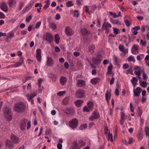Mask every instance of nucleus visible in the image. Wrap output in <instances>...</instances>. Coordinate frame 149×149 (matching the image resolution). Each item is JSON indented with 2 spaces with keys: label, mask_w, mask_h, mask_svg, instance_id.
I'll return each mask as SVG.
<instances>
[{
  "label": "nucleus",
  "mask_w": 149,
  "mask_h": 149,
  "mask_svg": "<svg viewBox=\"0 0 149 149\" xmlns=\"http://www.w3.org/2000/svg\"><path fill=\"white\" fill-rule=\"evenodd\" d=\"M87 128L86 124L81 125L79 127V129L81 130H85Z\"/></svg>",
  "instance_id": "obj_27"
},
{
  "label": "nucleus",
  "mask_w": 149,
  "mask_h": 149,
  "mask_svg": "<svg viewBox=\"0 0 149 149\" xmlns=\"http://www.w3.org/2000/svg\"><path fill=\"white\" fill-rule=\"evenodd\" d=\"M145 134L147 137V136H149V128L146 127L145 128Z\"/></svg>",
  "instance_id": "obj_29"
},
{
  "label": "nucleus",
  "mask_w": 149,
  "mask_h": 149,
  "mask_svg": "<svg viewBox=\"0 0 149 149\" xmlns=\"http://www.w3.org/2000/svg\"><path fill=\"white\" fill-rule=\"evenodd\" d=\"M79 121L76 118H74L70 121V127L74 130L77 127Z\"/></svg>",
  "instance_id": "obj_3"
},
{
  "label": "nucleus",
  "mask_w": 149,
  "mask_h": 149,
  "mask_svg": "<svg viewBox=\"0 0 149 149\" xmlns=\"http://www.w3.org/2000/svg\"><path fill=\"white\" fill-rule=\"evenodd\" d=\"M57 147L58 149H62V144L59 142H58L57 145Z\"/></svg>",
  "instance_id": "obj_55"
},
{
  "label": "nucleus",
  "mask_w": 149,
  "mask_h": 149,
  "mask_svg": "<svg viewBox=\"0 0 149 149\" xmlns=\"http://www.w3.org/2000/svg\"><path fill=\"white\" fill-rule=\"evenodd\" d=\"M130 108L131 111L132 112H133L134 111V108L133 107L132 104V103H130Z\"/></svg>",
  "instance_id": "obj_61"
},
{
  "label": "nucleus",
  "mask_w": 149,
  "mask_h": 149,
  "mask_svg": "<svg viewBox=\"0 0 149 149\" xmlns=\"http://www.w3.org/2000/svg\"><path fill=\"white\" fill-rule=\"evenodd\" d=\"M41 24V22H37L35 28L36 29L38 28L40 25Z\"/></svg>",
  "instance_id": "obj_51"
},
{
  "label": "nucleus",
  "mask_w": 149,
  "mask_h": 149,
  "mask_svg": "<svg viewBox=\"0 0 149 149\" xmlns=\"http://www.w3.org/2000/svg\"><path fill=\"white\" fill-rule=\"evenodd\" d=\"M60 81L62 85H64L67 81L66 78L63 76L61 77L60 79Z\"/></svg>",
  "instance_id": "obj_23"
},
{
  "label": "nucleus",
  "mask_w": 149,
  "mask_h": 149,
  "mask_svg": "<svg viewBox=\"0 0 149 149\" xmlns=\"http://www.w3.org/2000/svg\"><path fill=\"white\" fill-rule=\"evenodd\" d=\"M6 146L11 148L13 146V145L12 142L9 140H7L6 141Z\"/></svg>",
  "instance_id": "obj_22"
},
{
  "label": "nucleus",
  "mask_w": 149,
  "mask_h": 149,
  "mask_svg": "<svg viewBox=\"0 0 149 149\" xmlns=\"http://www.w3.org/2000/svg\"><path fill=\"white\" fill-rule=\"evenodd\" d=\"M31 127V122L30 120H29L27 122V130H29Z\"/></svg>",
  "instance_id": "obj_48"
},
{
  "label": "nucleus",
  "mask_w": 149,
  "mask_h": 149,
  "mask_svg": "<svg viewBox=\"0 0 149 149\" xmlns=\"http://www.w3.org/2000/svg\"><path fill=\"white\" fill-rule=\"evenodd\" d=\"M65 31L66 34L68 36H70L72 35L74 31L72 30L71 28L69 27H66L65 28Z\"/></svg>",
  "instance_id": "obj_10"
},
{
  "label": "nucleus",
  "mask_w": 149,
  "mask_h": 149,
  "mask_svg": "<svg viewBox=\"0 0 149 149\" xmlns=\"http://www.w3.org/2000/svg\"><path fill=\"white\" fill-rule=\"evenodd\" d=\"M50 77L52 78V79L55 80L56 78V76L54 74H52L50 75Z\"/></svg>",
  "instance_id": "obj_52"
},
{
  "label": "nucleus",
  "mask_w": 149,
  "mask_h": 149,
  "mask_svg": "<svg viewBox=\"0 0 149 149\" xmlns=\"http://www.w3.org/2000/svg\"><path fill=\"white\" fill-rule=\"evenodd\" d=\"M100 81V78L96 77L93 78L91 80V83L94 85H95L99 83Z\"/></svg>",
  "instance_id": "obj_21"
},
{
  "label": "nucleus",
  "mask_w": 149,
  "mask_h": 149,
  "mask_svg": "<svg viewBox=\"0 0 149 149\" xmlns=\"http://www.w3.org/2000/svg\"><path fill=\"white\" fill-rule=\"evenodd\" d=\"M140 29V27L139 26H135L132 28L133 30H135L136 31L139 30Z\"/></svg>",
  "instance_id": "obj_53"
},
{
  "label": "nucleus",
  "mask_w": 149,
  "mask_h": 149,
  "mask_svg": "<svg viewBox=\"0 0 149 149\" xmlns=\"http://www.w3.org/2000/svg\"><path fill=\"white\" fill-rule=\"evenodd\" d=\"M128 60L129 61H133V62H135V60L134 57L130 56L128 58Z\"/></svg>",
  "instance_id": "obj_38"
},
{
  "label": "nucleus",
  "mask_w": 149,
  "mask_h": 149,
  "mask_svg": "<svg viewBox=\"0 0 149 149\" xmlns=\"http://www.w3.org/2000/svg\"><path fill=\"white\" fill-rule=\"evenodd\" d=\"M84 146V143L82 140L79 141V143L77 144L76 142L74 143V145L72 147L73 149H79L81 147H82Z\"/></svg>",
  "instance_id": "obj_5"
},
{
  "label": "nucleus",
  "mask_w": 149,
  "mask_h": 149,
  "mask_svg": "<svg viewBox=\"0 0 149 149\" xmlns=\"http://www.w3.org/2000/svg\"><path fill=\"white\" fill-rule=\"evenodd\" d=\"M87 105L90 109H93L94 106L93 102L92 101H89L87 103Z\"/></svg>",
  "instance_id": "obj_33"
},
{
  "label": "nucleus",
  "mask_w": 149,
  "mask_h": 149,
  "mask_svg": "<svg viewBox=\"0 0 149 149\" xmlns=\"http://www.w3.org/2000/svg\"><path fill=\"white\" fill-rule=\"evenodd\" d=\"M43 79L42 78L39 79L38 81V87L40 88L41 87V83H42Z\"/></svg>",
  "instance_id": "obj_39"
},
{
  "label": "nucleus",
  "mask_w": 149,
  "mask_h": 149,
  "mask_svg": "<svg viewBox=\"0 0 149 149\" xmlns=\"http://www.w3.org/2000/svg\"><path fill=\"white\" fill-rule=\"evenodd\" d=\"M27 119L24 118L22 119L20 122L19 126L20 129L22 131H24L25 129Z\"/></svg>",
  "instance_id": "obj_4"
},
{
  "label": "nucleus",
  "mask_w": 149,
  "mask_h": 149,
  "mask_svg": "<svg viewBox=\"0 0 149 149\" xmlns=\"http://www.w3.org/2000/svg\"><path fill=\"white\" fill-rule=\"evenodd\" d=\"M114 80L115 78L114 77H113L111 78V80L110 81V85H112L113 84Z\"/></svg>",
  "instance_id": "obj_58"
},
{
  "label": "nucleus",
  "mask_w": 149,
  "mask_h": 149,
  "mask_svg": "<svg viewBox=\"0 0 149 149\" xmlns=\"http://www.w3.org/2000/svg\"><path fill=\"white\" fill-rule=\"evenodd\" d=\"M32 17L31 15H30L28 17H27L26 19V21L27 22H30L31 20V19Z\"/></svg>",
  "instance_id": "obj_50"
},
{
  "label": "nucleus",
  "mask_w": 149,
  "mask_h": 149,
  "mask_svg": "<svg viewBox=\"0 0 149 149\" xmlns=\"http://www.w3.org/2000/svg\"><path fill=\"white\" fill-rule=\"evenodd\" d=\"M137 137L139 140H141L143 138L142 134L140 133L138 134Z\"/></svg>",
  "instance_id": "obj_46"
},
{
  "label": "nucleus",
  "mask_w": 149,
  "mask_h": 149,
  "mask_svg": "<svg viewBox=\"0 0 149 149\" xmlns=\"http://www.w3.org/2000/svg\"><path fill=\"white\" fill-rule=\"evenodd\" d=\"M67 114H70L71 116L74 113V109L72 108H68L65 110Z\"/></svg>",
  "instance_id": "obj_13"
},
{
  "label": "nucleus",
  "mask_w": 149,
  "mask_h": 149,
  "mask_svg": "<svg viewBox=\"0 0 149 149\" xmlns=\"http://www.w3.org/2000/svg\"><path fill=\"white\" fill-rule=\"evenodd\" d=\"M97 8V7L95 5H93L91 6V10L92 13L94 11V10Z\"/></svg>",
  "instance_id": "obj_59"
},
{
  "label": "nucleus",
  "mask_w": 149,
  "mask_h": 149,
  "mask_svg": "<svg viewBox=\"0 0 149 149\" xmlns=\"http://www.w3.org/2000/svg\"><path fill=\"white\" fill-rule=\"evenodd\" d=\"M119 50L124 53H127L128 52V49L125 50L124 46L123 45H120L118 47Z\"/></svg>",
  "instance_id": "obj_25"
},
{
  "label": "nucleus",
  "mask_w": 149,
  "mask_h": 149,
  "mask_svg": "<svg viewBox=\"0 0 149 149\" xmlns=\"http://www.w3.org/2000/svg\"><path fill=\"white\" fill-rule=\"evenodd\" d=\"M66 5L68 7L72 6L74 5L72 3V1H69L66 2Z\"/></svg>",
  "instance_id": "obj_35"
},
{
  "label": "nucleus",
  "mask_w": 149,
  "mask_h": 149,
  "mask_svg": "<svg viewBox=\"0 0 149 149\" xmlns=\"http://www.w3.org/2000/svg\"><path fill=\"white\" fill-rule=\"evenodd\" d=\"M64 66L65 68L68 69L69 67V64L68 62H66L64 64Z\"/></svg>",
  "instance_id": "obj_63"
},
{
  "label": "nucleus",
  "mask_w": 149,
  "mask_h": 149,
  "mask_svg": "<svg viewBox=\"0 0 149 149\" xmlns=\"http://www.w3.org/2000/svg\"><path fill=\"white\" fill-rule=\"evenodd\" d=\"M15 0H9L8 1V4L10 7H11V5L15 2Z\"/></svg>",
  "instance_id": "obj_44"
},
{
  "label": "nucleus",
  "mask_w": 149,
  "mask_h": 149,
  "mask_svg": "<svg viewBox=\"0 0 149 149\" xmlns=\"http://www.w3.org/2000/svg\"><path fill=\"white\" fill-rule=\"evenodd\" d=\"M100 116L99 113L95 111L94 112L93 115L90 117L89 119L91 121H92L95 119H97L99 118Z\"/></svg>",
  "instance_id": "obj_15"
},
{
  "label": "nucleus",
  "mask_w": 149,
  "mask_h": 149,
  "mask_svg": "<svg viewBox=\"0 0 149 149\" xmlns=\"http://www.w3.org/2000/svg\"><path fill=\"white\" fill-rule=\"evenodd\" d=\"M95 47L94 44H91L88 46L87 49V52L91 53V54H93L95 51Z\"/></svg>",
  "instance_id": "obj_11"
},
{
  "label": "nucleus",
  "mask_w": 149,
  "mask_h": 149,
  "mask_svg": "<svg viewBox=\"0 0 149 149\" xmlns=\"http://www.w3.org/2000/svg\"><path fill=\"white\" fill-rule=\"evenodd\" d=\"M65 93V91H60L57 93L58 95L61 96L63 95Z\"/></svg>",
  "instance_id": "obj_47"
},
{
  "label": "nucleus",
  "mask_w": 149,
  "mask_h": 149,
  "mask_svg": "<svg viewBox=\"0 0 149 149\" xmlns=\"http://www.w3.org/2000/svg\"><path fill=\"white\" fill-rule=\"evenodd\" d=\"M140 84L144 88H146L147 86V83L146 82L143 81L142 82H140Z\"/></svg>",
  "instance_id": "obj_36"
},
{
  "label": "nucleus",
  "mask_w": 149,
  "mask_h": 149,
  "mask_svg": "<svg viewBox=\"0 0 149 149\" xmlns=\"http://www.w3.org/2000/svg\"><path fill=\"white\" fill-rule=\"evenodd\" d=\"M10 139L13 142L15 143H18L19 141V138L15 135H12Z\"/></svg>",
  "instance_id": "obj_17"
},
{
  "label": "nucleus",
  "mask_w": 149,
  "mask_h": 149,
  "mask_svg": "<svg viewBox=\"0 0 149 149\" xmlns=\"http://www.w3.org/2000/svg\"><path fill=\"white\" fill-rule=\"evenodd\" d=\"M141 71L139 70L138 72L135 71L134 72V74L140 76L141 75Z\"/></svg>",
  "instance_id": "obj_62"
},
{
  "label": "nucleus",
  "mask_w": 149,
  "mask_h": 149,
  "mask_svg": "<svg viewBox=\"0 0 149 149\" xmlns=\"http://www.w3.org/2000/svg\"><path fill=\"white\" fill-rule=\"evenodd\" d=\"M109 27L110 28L111 27V25L108 22H107L106 23H104L103 25L102 28H104V27Z\"/></svg>",
  "instance_id": "obj_28"
},
{
  "label": "nucleus",
  "mask_w": 149,
  "mask_h": 149,
  "mask_svg": "<svg viewBox=\"0 0 149 149\" xmlns=\"http://www.w3.org/2000/svg\"><path fill=\"white\" fill-rule=\"evenodd\" d=\"M69 98L68 97H65L63 100V102L64 104H68Z\"/></svg>",
  "instance_id": "obj_37"
},
{
  "label": "nucleus",
  "mask_w": 149,
  "mask_h": 149,
  "mask_svg": "<svg viewBox=\"0 0 149 149\" xmlns=\"http://www.w3.org/2000/svg\"><path fill=\"white\" fill-rule=\"evenodd\" d=\"M83 101L81 100H78L75 102V105L78 107H80L81 104L83 102Z\"/></svg>",
  "instance_id": "obj_26"
},
{
  "label": "nucleus",
  "mask_w": 149,
  "mask_h": 149,
  "mask_svg": "<svg viewBox=\"0 0 149 149\" xmlns=\"http://www.w3.org/2000/svg\"><path fill=\"white\" fill-rule=\"evenodd\" d=\"M25 105L22 102H18L15 104L13 109L18 113H21L24 111Z\"/></svg>",
  "instance_id": "obj_1"
},
{
  "label": "nucleus",
  "mask_w": 149,
  "mask_h": 149,
  "mask_svg": "<svg viewBox=\"0 0 149 149\" xmlns=\"http://www.w3.org/2000/svg\"><path fill=\"white\" fill-rule=\"evenodd\" d=\"M5 17V16L4 14L3 13L0 12V18H4Z\"/></svg>",
  "instance_id": "obj_60"
},
{
  "label": "nucleus",
  "mask_w": 149,
  "mask_h": 149,
  "mask_svg": "<svg viewBox=\"0 0 149 149\" xmlns=\"http://www.w3.org/2000/svg\"><path fill=\"white\" fill-rule=\"evenodd\" d=\"M113 33L116 34V35H117L119 31V29L117 28H114L113 29Z\"/></svg>",
  "instance_id": "obj_45"
},
{
  "label": "nucleus",
  "mask_w": 149,
  "mask_h": 149,
  "mask_svg": "<svg viewBox=\"0 0 149 149\" xmlns=\"http://www.w3.org/2000/svg\"><path fill=\"white\" fill-rule=\"evenodd\" d=\"M36 58L37 61L40 62L41 61V49H38L36 50Z\"/></svg>",
  "instance_id": "obj_14"
},
{
  "label": "nucleus",
  "mask_w": 149,
  "mask_h": 149,
  "mask_svg": "<svg viewBox=\"0 0 149 149\" xmlns=\"http://www.w3.org/2000/svg\"><path fill=\"white\" fill-rule=\"evenodd\" d=\"M101 59V55L100 54L98 55L96 58L93 57L92 58L93 63L96 65H98L100 63Z\"/></svg>",
  "instance_id": "obj_6"
},
{
  "label": "nucleus",
  "mask_w": 149,
  "mask_h": 149,
  "mask_svg": "<svg viewBox=\"0 0 149 149\" xmlns=\"http://www.w3.org/2000/svg\"><path fill=\"white\" fill-rule=\"evenodd\" d=\"M143 78L144 79H146L147 78V75L145 73L143 69Z\"/></svg>",
  "instance_id": "obj_57"
},
{
  "label": "nucleus",
  "mask_w": 149,
  "mask_h": 149,
  "mask_svg": "<svg viewBox=\"0 0 149 149\" xmlns=\"http://www.w3.org/2000/svg\"><path fill=\"white\" fill-rule=\"evenodd\" d=\"M0 8L2 10L6 12L8 11L7 6L4 2L0 4Z\"/></svg>",
  "instance_id": "obj_18"
},
{
  "label": "nucleus",
  "mask_w": 149,
  "mask_h": 149,
  "mask_svg": "<svg viewBox=\"0 0 149 149\" xmlns=\"http://www.w3.org/2000/svg\"><path fill=\"white\" fill-rule=\"evenodd\" d=\"M54 62L51 57H47V65L48 66H52L54 64Z\"/></svg>",
  "instance_id": "obj_16"
},
{
  "label": "nucleus",
  "mask_w": 149,
  "mask_h": 149,
  "mask_svg": "<svg viewBox=\"0 0 149 149\" xmlns=\"http://www.w3.org/2000/svg\"><path fill=\"white\" fill-rule=\"evenodd\" d=\"M140 45L142 46H145L146 43V41H143L142 40H141L140 41Z\"/></svg>",
  "instance_id": "obj_54"
},
{
  "label": "nucleus",
  "mask_w": 149,
  "mask_h": 149,
  "mask_svg": "<svg viewBox=\"0 0 149 149\" xmlns=\"http://www.w3.org/2000/svg\"><path fill=\"white\" fill-rule=\"evenodd\" d=\"M139 48V46L138 45H133L132 47V49H133L134 51H137Z\"/></svg>",
  "instance_id": "obj_42"
},
{
  "label": "nucleus",
  "mask_w": 149,
  "mask_h": 149,
  "mask_svg": "<svg viewBox=\"0 0 149 149\" xmlns=\"http://www.w3.org/2000/svg\"><path fill=\"white\" fill-rule=\"evenodd\" d=\"M22 64V62H17L13 65V67H17L21 65Z\"/></svg>",
  "instance_id": "obj_40"
},
{
  "label": "nucleus",
  "mask_w": 149,
  "mask_h": 149,
  "mask_svg": "<svg viewBox=\"0 0 149 149\" xmlns=\"http://www.w3.org/2000/svg\"><path fill=\"white\" fill-rule=\"evenodd\" d=\"M138 109L137 110V112L139 116L141 118V115L143 111L142 110L140 109V107L138 106Z\"/></svg>",
  "instance_id": "obj_34"
},
{
  "label": "nucleus",
  "mask_w": 149,
  "mask_h": 149,
  "mask_svg": "<svg viewBox=\"0 0 149 149\" xmlns=\"http://www.w3.org/2000/svg\"><path fill=\"white\" fill-rule=\"evenodd\" d=\"M105 96L107 102L108 103H109V100L110 99V97L111 96V93H110L108 92V91H107L105 95Z\"/></svg>",
  "instance_id": "obj_24"
},
{
  "label": "nucleus",
  "mask_w": 149,
  "mask_h": 149,
  "mask_svg": "<svg viewBox=\"0 0 149 149\" xmlns=\"http://www.w3.org/2000/svg\"><path fill=\"white\" fill-rule=\"evenodd\" d=\"M138 81V79L136 77H133L132 78V79L131 80V81L134 85V82H137Z\"/></svg>",
  "instance_id": "obj_43"
},
{
  "label": "nucleus",
  "mask_w": 149,
  "mask_h": 149,
  "mask_svg": "<svg viewBox=\"0 0 149 149\" xmlns=\"http://www.w3.org/2000/svg\"><path fill=\"white\" fill-rule=\"evenodd\" d=\"M5 117L8 121H10L12 117L11 113V109L8 107H5L3 110Z\"/></svg>",
  "instance_id": "obj_2"
},
{
  "label": "nucleus",
  "mask_w": 149,
  "mask_h": 149,
  "mask_svg": "<svg viewBox=\"0 0 149 149\" xmlns=\"http://www.w3.org/2000/svg\"><path fill=\"white\" fill-rule=\"evenodd\" d=\"M44 39L49 42L51 43L52 41L53 36L50 33H47L45 36L44 37Z\"/></svg>",
  "instance_id": "obj_9"
},
{
  "label": "nucleus",
  "mask_w": 149,
  "mask_h": 149,
  "mask_svg": "<svg viewBox=\"0 0 149 149\" xmlns=\"http://www.w3.org/2000/svg\"><path fill=\"white\" fill-rule=\"evenodd\" d=\"M121 117L120 119V122L121 125H123L124 124V122L125 120V115L124 113L123 112H121Z\"/></svg>",
  "instance_id": "obj_20"
},
{
  "label": "nucleus",
  "mask_w": 149,
  "mask_h": 149,
  "mask_svg": "<svg viewBox=\"0 0 149 149\" xmlns=\"http://www.w3.org/2000/svg\"><path fill=\"white\" fill-rule=\"evenodd\" d=\"M141 91V88L139 87H137L135 90H133L134 96V97H139Z\"/></svg>",
  "instance_id": "obj_12"
},
{
  "label": "nucleus",
  "mask_w": 149,
  "mask_h": 149,
  "mask_svg": "<svg viewBox=\"0 0 149 149\" xmlns=\"http://www.w3.org/2000/svg\"><path fill=\"white\" fill-rule=\"evenodd\" d=\"M81 32L83 36H86L89 35L90 32L86 28H82L81 29Z\"/></svg>",
  "instance_id": "obj_19"
},
{
  "label": "nucleus",
  "mask_w": 149,
  "mask_h": 149,
  "mask_svg": "<svg viewBox=\"0 0 149 149\" xmlns=\"http://www.w3.org/2000/svg\"><path fill=\"white\" fill-rule=\"evenodd\" d=\"M75 94L77 98H82L84 97L85 91L83 90H79L77 91Z\"/></svg>",
  "instance_id": "obj_8"
},
{
  "label": "nucleus",
  "mask_w": 149,
  "mask_h": 149,
  "mask_svg": "<svg viewBox=\"0 0 149 149\" xmlns=\"http://www.w3.org/2000/svg\"><path fill=\"white\" fill-rule=\"evenodd\" d=\"M74 16L77 17H78L79 16V14L78 11L77 10H75L74 11Z\"/></svg>",
  "instance_id": "obj_41"
},
{
  "label": "nucleus",
  "mask_w": 149,
  "mask_h": 149,
  "mask_svg": "<svg viewBox=\"0 0 149 149\" xmlns=\"http://www.w3.org/2000/svg\"><path fill=\"white\" fill-rule=\"evenodd\" d=\"M8 38L11 39L15 36L14 33L12 32H10L7 35Z\"/></svg>",
  "instance_id": "obj_31"
},
{
  "label": "nucleus",
  "mask_w": 149,
  "mask_h": 149,
  "mask_svg": "<svg viewBox=\"0 0 149 149\" xmlns=\"http://www.w3.org/2000/svg\"><path fill=\"white\" fill-rule=\"evenodd\" d=\"M24 6V4L21 1L19 3V10H21Z\"/></svg>",
  "instance_id": "obj_49"
},
{
  "label": "nucleus",
  "mask_w": 149,
  "mask_h": 149,
  "mask_svg": "<svg viewBox=\"0 0 149 149\" xmlns=\"http://www.w3.org/2000/svg\"><path fill=\"white\" fill-rule=\"evenodd\" d=\"M104 131L105 133L106 134H109V133H110L109 130H108L107 127H104Z\"/></svg>",
  "instance_id": "obj_56"
},
{
  "label": "nucleus",
  "mask_w": 149,
  "mask_h": 149,
  "mask_svg": "<svg viewBox=\"0 0 149 149\" xmlns=\"http://www.w3.org/2000/svg\"><path fill=\"white\" fill-rule=\"evenodd\" d=\"M55 42L57 43L58 44L59 42V40H60V37H59V35L56 34L55 35Z\"/></svg>",
  "instance_id": "obj_30"
},
{
  "label": "nucleus",
  "mask_w": 149,
  "mask_h": 149,
  "mask_svg": "<svg viewBox=\"0 0 149 149\" xmlns=\"http://www.w3.org/2000/svg\"><path fill=\"white\" fill-rule=\"evenodd\" d=\"M128 67V65L127 64H125L123 65V68L125 70L127 69Z\"/></svg>",
  "instance_id": "obj_64"
},
{
  "label": "nucleus",
  "mask_w": 149,
  "mask_h": 149,
  "mask_svg": "<svg viewBox=\"0 0 149 149\" xmlns=\"http://www.w3.org/2000/svg\"><path fill=\"white\" fill-rule=\"evenodd\" d=\"M49 26L53 30H55L56 28V25L53 23H50L49 24Z\"/></svg>",
  "instance_id": "obj_32"
},
{
  "label": "nucleus",
  "mask_w": 149,
  "mask_h": 149,
  "mask_svg": "<svg viewBox=\"0 0 149 149\" xmlns=\"http://www.w3.org/2000/svg\"><path fill=\"white\" fill-rule=\"evenodd\" d=\"M76 85L78 87L84 88L86 85L85 82L83 80L78 79Z\"/></svg>",
  "instance_id": "obj_7"
}]
</instances>
